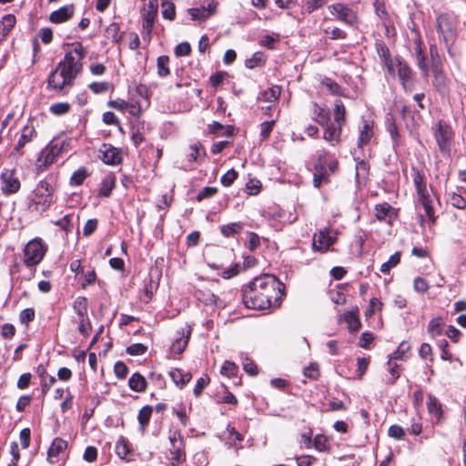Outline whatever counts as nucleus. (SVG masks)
Masks as SVG:
<instances>
[{
  "label": "nucleus",
  "instance_id": "42",
  "mask_svg": "<svg viewBox=\"0 0 466 466\" xmlns=\"http://www.w3.org/2000/svg\"><path fill=\"white\" fill-rule=\"evenodd\" d=\"M78 323L77 330L85 338H87L91 331V323L88 315L86 317L77 318L76 320Z\"/></svg>",
  "mask_w": 466,
  "mask_h": 466
},
{
  "label": "nucleus",
  "instance_id": "24",
  "mask_svg": "<svg viewBox=\"0 0 466 466\" xmlns=\"http://www.w3.org/2000/svg\"><path fill=\"white\" fill-rule=\"evenodd\" d=\"M427 409L430 415L434 417L437 420V421H441L443 413L442 406L436 397L429 395L427 401Z\"/></svg>",
  "mask_w": 466,
  "mask_h": 466
},
{
  "label": "nucleus",
  "instance_id": "11",
  "mask_svg": "<svg viewBox=\"0 0 466 466\" xmlns=\"http://www.w3.org/2000/svg\"><path fill=\"white\" fill-rule=\"evenodd\" d=\"M388 72L392 76L397 72L403 87L411 90L413 86L412 71L404 60L399 57L394 58L393 69Z\"/></svg>",
  "mask_w": 466,
  "mask_h": 466
},
{
  "label": "nucleus",
  "instance_id": "36",
  "mask_svg": "<svg viewBox=\"0 0 466 466\" xmlns=\"http://www.w3.org/2000/svg\"><path fill=\"white\" fill-rule=\"evenodd\" d=\"M432 72L434 75L433 85L439 90L443 89L445 87V76H444V74H443L441 66H439V65L437 63H434L432 65Z\"/></svg>",
  "mask_w": 466,
  "mask_h": 466
},
{
  "label": "nucleus",
  "instance_id": "63",
  "mask_svg": "<svg viewBox=\"0 0 466 466\" xmlns=\"http://www.w3.org/2000/svg\"><path fill=\"white\" fill-rule=\"evenodd\" d=\"M388 433L390 437L396 440H400L404 436V430L399 425H391L389 428Z\"/></svg>",
  "mask_w": 466,
  "mask_h": 466
},
{
  "label": "nucleus",
  "instance_id": "26",
  "mask_svg": "<svg viewBox=\"0 0 466 466\" xmlns=\"http://www.w3.org/2000/svg\"><path fill=\"white\" fill-rule=\"evenodd\" d=\"M130 389L137 392H144L147 383L146 379L139 373H134L128 380Z\"/></svg>",
  "mask_w": 466,
  "mask_h": 466
},
{
  "label": "nucleus",
  "instance_id": "43",
  "mask_svg": "<svg viewBox=\"0 0 466 466\" xmlns=\"http://www.w3.org/2000/svg\"><path fill=\"white\" fill-rule=\"evenodd\" d=\"M169 58L167 56H161L157 58V75L161 77L167 76L169 75Z\"/></svg>",
  "mask_w": 466,
  "mask_h": 466
},
{
  "label": "nucleus",
  "instance_id": "14",
  "mask_svg": "<svg viewBox=\"0 0 466 466\" xmlns=\"http://www.w3.org/2000/svg\"><path fill=\"white\" fill-rule=\"evenodd\" d=\"M36 130L32 124L25 126L21 131L20 137L15 145L10 156L15 158H19L24 156V147L30 143L36 137Z\"/></svg>",
  "mask_w": 466,
  "mask_h": 466
},
{
  "label": "nucleus",
  "instance_id": "13",
  "mask_svg": "<svg viewBox=\"0 0 466 466\" xmlns=\"http://www.w3.org/2000/svg\"><path fill=\"white\" fill-rule=\"evenodd\" d=\"M336 241V232L323 228L314 235L312 248L316 251L326 252Z\"/></svg>",
  "mask_w": 466,
  "mask_h": 466
},
{
  "label": "nucleus",
  "instance_id": "2",
  "mask_svg": "<svg viewBox=\"0 0 466 466\" xmlns=\"http://www.w3.org/2000/svg\"><path fill=\"white\" fill-rule=\"evenodd\" d=\"M85 55L86 51L81 43L70 44V50L49 75L48 87L62 90L65 87L71 86L82 70V59Z\"/></svg>",
  "mask_w": 466,
  "mask_h": 466
},
{
  "label": "nucleus",
  "instance_id": "30",
  "mask_svg": "<svg viewBox=\"0 0 466 466\" xmlns=\"http://www.w3.org/2000/svg\"><path fill=\"white\" fill-rule=\"evenodd\" d=\"M16 19L15 16L12 14L5 15L0 20V33L3 37H5L9 32L15 25Z\"/></svg>",
  "mask_w": 466,
  "mask_h": 466
},
{
  "label": "nucleus",
  "instance_id": "12",
  "mask_svg": "<svg viewBox=\"0 0 466 466\" xmlns=\"http://www.w3.org/2000/svg\"><path fill=\"white\" fill-rule=\"evenodd\" d=\"M1 190L5 196L17 193L21 187V182L15 176V169H4L0 176Z\"/></svg>",
  "mask_w": 466,
  "mask_h": 466
},
{
  "label": "nucleus",
  "instance_id": "16",
  "mask_svg": "<svg viewBox=\"0 0 466 466\" xmlns=\"http://www.w3.org/2000/svg\"><path fill=\"white\" fill-rule=\"evenodd\" d=\"M321 127L324 129L323 139L325 141L329 143L331 146H335L340 142L342 132L341 125L329 121L327 125H323Z\"/></svg>",
  "mask_w": 466,
  "mask_h": 466
},
{
  "label": "nucleus",
  "instance_id": "34",
  "mask_svg": "<svg viewBox=\"0 0 466 466\" xmlns=\"http://www.w3.org/2000/svg\"><path fill=\"white\" fill-rule=\"evenodd\" d=\"M242 229L243 224L240 222L229 223L220 227V232L226 238H230L238 234Z\"/></svg>",
  "mask_w": 466,
  "mask_h": 466
},
{
  "label": "nucleus",
  "instance_id": "32",
  "mask_svg": "<svg viewBox=\"0 0 466 466\" xmlns=\"http://www.w3.org/2000/svg\"><path fill=\"white\" fill-rule=\"evenodd\" d=\"M280 93V87L274 86L261 92L258 96V99L268 103L276 102L279 99Z\"/></svg>",
  "mask_w": 466,
  "mask_h": 466
},
{
  "label": "nucleus",
  "instance_id": "60",
  "mask_svg": "<svg viewBox=\"0 0 466 466\" xmlns=\"http://www.w3.org/2000/svg\"><path fill=\"white\" fill-rule=\"evenodd\" d=\"M191 52V46L187 42L178 44L175 48V54L177 56H188Z\"/></svg>",
  "mask_w": 466,
  "mask_h": 466
},
{
  "label": "nucleus",
  "instance_id": "22",
  "mask_svg": "<svg viewBox=\"0 0 466 466\" xmlns=\"http://www.w3.org/2000/svg\"><path fill=\"white\" fill-rule=\"evenodd\" d=\"M394 208L388 203L378 204L375 207V217L380 221H389L395 218Z\"/></svg>",
  "mask_w": 466,
  "mask_h": 466
},
{
  "label": "nucleus",
  "instance_id": "23",
  "mask_svg": "<svg viewBox=\"0 0 466 466\" xmlns=\"http://www.w3.org/2000/svg\"><path fill=\"white\" fill-rule=\"evenodd\" d=\"M313 120L319 125H327L330 121V113L327 107L319 106L317 103L312 105Z\"/></svg>",
  "mask_w": 466,
  "mask_h": 466
},
{
  "label": "nucleus",
  "instance_id": "44",
  "mask_svg": "<svg viewBox=\"0 0 466 466\" xmlns=\"http://www.w3.org/2000/svg\"><path fill=\"white\" fill-rule=\"evenodd\" d=\"M400 261V253L396 252L390 257L388 261L384 262L380 267L382 273H389L391 268H395Z\"/></svg>",
  "mask_w": 466,
  "mask_h": 466
},
{
  "label": "nucleus",
  "instance_id": "18",
  "mask_svg": "<svg viewBox=\"0 0 466 466\" xmlns=\"http://www.w3.org/2000/svg\"><path fill=\"white\" fill-rule=\"evenodd\" d=\"M157 15V5L156 1L150 0L143 14V29L147 31L148 35L151 34Z\"/></svg>",
  "mask_w": 466,
  "mask_h": 466
},
{
  "label": "nucleus",
  "instance_id": "62",
  "mask_svg": "<svg viewBox=\"0 0 466 466\" xmlns=\"http://www.w3.org/2000/svg\"><path fill=\"white\" fill-rule=\"evenodd\" d=\"M114 370H115L116 376L120 379L126 378L128 373V369H127V365L125 363H123L122 361H117L115 364Z\"/></svg>",
  "mask_w": 466,
  "mask_h": 466
},
{
  "label": "nucleus",
  "instance_id": "10",
  "mask_svg": "<svg viewBox=\"0 0 466 466\" xmlns=\"http://www.w3.org/2000/svg\"><path fill=\"white\" fill-rule=\"evenodd\" d=\"M329 10L337 20L348 25H354L358 22L357 13L345 4H333L329 6Z\"/></svg>",
  "mask_w": 466,
  "mask_h": 466
},
{
  "label": "nucleus",
  "instance_id": "46",
  "mask_svg": "<svg viewBox=\"0 0 466 466\" xmlns=\"http://www.w3.org/2000/svg\"><path fill=\"white\" fill-rule=\"evenodd\" d=\"M329 0H304L303 8L309 14L321 8Z\"/></svg>",
  "mask_w": 466,
  "mask_h": 466
},
{
  "label": "nucleus",
  "instance_id": "54",
  "mask_svg": "<svg viewBox=\"0 0 466 466\" xmlns=\"http://www.w3.org/2000/svg\"><path fill=\"white\" fill-rule=\"evenodd\" d=\"M147 348L142 343H135L127 347V353L132 356L142 355L147 351Z\"/></svg>",
  "mask_w": 466,
  "mask_h": 466
},
{
  "label": "nucleus",
  "instance_id": "28",
  "mask_svg": "<svg viewBox=\"0 0 466 466\" xmlns=\"http://www.w3.org/2000/svg\"><path fill=\"white\" fill-rule=\"evenodd\" d=\"M373 137L372 125L370 122L365 120L363 121L362 128L360 129L358 146L362 147L364 145L370 143L371 137Z\"/></svg>",
  "mask_w": 466,
  "mask_h": 466
},
{
  "label": "nucleus",
  "instance_id": "53",
  "mask_svg": "<svg viewBox=\"0 0 466 466\" xmlns=\"http://www.w3.org/2000/svg\"><path fill=\"white\" fill-rule=\"evenodd\" d=\"M210 131L216 135H226L228 137L232 136V131L228 127L227 129L218 122H213L209 126Z\"/></svg>",
  "mask_w": 466,
  "mask_h": 466
},
{
  "label": "nucleus",
  "instance_id": "17",
  "mask_svg": "<svg viewBox=\"0 0 466 466\" xmlns=\"http://www.w3.org/2000/svg\"><path fill=\"white\" fill-rule=\"evenodd\" d=\"M178 337L175 339L170 346V350L174 354H180L187 346L188 339L191 334V329L189 326H186L178 331Z\"/></svg>",
  "mask_w": 466,
  "mask_h": 466
},
{
  "label": "nucleus",
  "instance_id": "48",
  "mask_svg": "<svg viewBox=\"0 0 466 466\" xmlns=\"http://www.w3.org/2000/svg\"><path fill=\"white\" fill-rule=\"evenodd\" d=\"M187 12L192 20H206L210 17V13L207 12L204 6L201 8H190Z\"/></svg>",
  "mask_w": 466,
  "mask_h": 466
},
{
  "label": "nucleus",
  "instance_id": "41",
  "mask_svg": "<svg viewBox=\"0 0 466 466\" xmlns=\"http://www.w3.org/2000/svg\"><path fill=\"white\" fill-rule=\"evenodd\" d=\"M88 172L86 167H80L76 170L71 177H70V185L72 186H80L83 184L84 180L87 177Z\"/></svg>",
  "mask_w": 466,
  "mask_h": 466
},
{
  "label": "nucleus",
  "instance_id": "9",
  "mask_svg": "<svg viewBox=\"0 0 466 466\" xmlns=\"http://www.w3.org/2000/svg\"><path fill=\"white\" fill-rule=\"evenodd\" d=\"M64 141L54 139L52 140L40 153L38 157L39 167L45 168L52 165L56 157L61 154L64 148Z\"/></svg>",
  "mask_w": 466,
  "mask_h": 466
},
{
  "label": "nucleus",
  "instance_id": "64",
  "mask_svg": "<svg viewBox=\"0 0 466 466\" xmlns=\"http://www.w3.org/2000/svg\"><path fill=\"white\" fill-rule=\"evenodd\" d=\"M108 83L106 82H93L89 85V88L95 93V94H100L105 93L108 89Z\"/></svg>",
  "mask_w": 466,
  "mask_h": 466
},
{
  "label": "nucleus",
  "instance_id": "55",
  "mask_svg": "<svg viewBox=\"0 0 466 466\" xmlns=\"http://www.w3.org/2000/svg\"><path fill=\"white\" fill-rule=\"evenodd\" d=\"M237 177L238 173L234 169H230L221 177L220 181L223 186L229 187L237 179Z\"/></svg>",
  "mask_w": 466,
  "mask_h": 466
},
{
  "label": "nucleus",
  "instance_id": "21",
  "mask_svg": "<svg viewBox=\"0 0 466 466\" xmlns=\"http://www.w3.org/2000/svg\"><path fill=\"white\" fill-rule=\"evenodd\" d=\"M67 447V442L61 439V438H56L50 448L48 449L47 456L48 461L51 463H55L57 461L58 456L60 453L64 452Z\"/></svg>",
  "mask_w": 466,
  "mask_h": 466
},
{
  "label": "nucleus",
  "instance_id": "3",
  "mask_svg": "<svg viewBox=\"0 0 466 466\" xmlns=\"http://www.w3.org/2000/svg\"><path fill=\"white\" fill-rule=\"evenodd\" d=\"M51 178L40 180L32 192L30 205L35 208V211L45 212L55 202L56 185Z\"/></svg>",
  "mask_w": 466,
  "mask_h": 466
},
{
  "label": "nucleus",
  "instance_id": "1",
  "mask_svg": "<svg viewBox=\"0 0 466 466\" xmlns=\"http://www.w3.org/2000/svg\"><path fill=\"white\" fill-rule=\"evenodd\" d=\"M284 285L273 275L264 274L255 278L243 293L245 306L252 309H267L279 307Z\"/></svg>",
  "mask_w": 466,
  "mask_h": 466
},
{
  "label": "nucleus",
  "instance_id": "29",
  "mask_svg": "<svg viewBox=\"0 0 466 466\" xmlns=\"http://www.w3.org/2000/svg\"><path fill=\"white\" fill-rule=\"evenodd\" d=\"M169 376L177 386L183 387L190 381L192 376L188 372H183L179 369H174L169 372Z\"/></svg>",
  "mask_w": 466,
  "mask_h": 466
},
{
  "label": "nucleus",
  "instance_id": "19",
  "mask_svg": "<svg viewBox=\"0 0 466 466\" xmlns=\"http://www.w3.org/2000/svg\"><path fill=\"white\" fill-rule=\"evenodd\" d=\"M74 5H68L52 12L49 20L54 24H60L69 20L74 15Z\"/></svg>",
  "mask_w": 466,
  "mask_h": 466
},
{
  "label": "nucleus",
  "instance_id": "58",
  "mask_svg": "<svg viewBox=\"0 0 466 466\" xmlns=\"http://www.w3.org/2000/svg\"><path fill=\"white\" fill-rule=\"evenodd\" d=\"M162 15L165 19L173 20L176 15L175 5L173 3H163Z\"/></svg>",
  "mask_w": 466,
  "mask_h": 466
},
{
  "label": "nucleus",
  "instance_id": "6",
  "mask_svg": "<svg viewBox=\"0 0 466 466\" xmlns=\"http://www.w3.org/2000/svg\"><path fill=\"white\" fill-rule=\"evenodd\" d=\"M168 441L170 442V464L172 466H178L186 461L184 438L178 430L170 429L168 431Z\"/></svg>",
  "mask_w": 466,
  "mask_h": 466
},
{
  "label": "nucleus",
  "instance_id": "57",
  "mask_svg": "<svg viewBox=\"0 0 466 466\" xmlns=\"http://www.w3.org/2000/svg\"><path fill=\"white\" fill-rule=\"evenodd\" d=\"M61 229H63L66 233L71 232L73 226L71 223V217L69 215H66L62 218L58 219L55 223Z\"/></svg>",
  "mask_w": 466,
  "mask_h": 466
},
{
  "label": "nucleus",
  "instance_id": "38",
  "mask_svg": "<svg viewBox=\"0 0 466 466\" xmlns=\"http://www.w3.org/2000/svg\"><path fill=\"white\" fill-rule=\"evenodd\" d=\"M378 53L384 66L388 71H391L393 69L394 58L390 57L389 49L385 46H380Z\"/></svg>",
  "mask_w": 466,
  "mask_h": 466
},
{
  "label": "nucleus",
  "instance_id": "50",
  "mask_svg": "<svg viewBox=\"0 0 466 466\" xmlns=\"http://www.w3.org/2000/svg\"><path fill=\"white\" fill-rule=\"evenodd\" d=\"M321 85L332 95H341V87L330 78H325L321 81Z\"/></svg>",
  "mask_w": 466,
  "mask_h": 466
},
{
  "label": "nucleus",
  "instance_id": "20",
  "mask_svg": "<svg viewBox=\"0 0 466 466\" xmlns=\"http://www.w3.org/2000/svg\"><path fill=\"white\" fill-rule=\"evenodd\" d=\"M416 191L419 196V201L423 206L426 216L431 220L434 221V212L433 208L431 205V201L429 199V195L427 194L426 183L420 186L416 187Z\"/></svg>",
  "mask_w": 466,
  "mask_h": 466
},
{
  "label": "nucleus",
  "instance_id": "15",
  "mask_svg": "<svg viewBox=\"0 0 466 466\" xmlns=\"http://www.w3.org/2000/svg\"><path fill=\"white\" fill-rule=\"evenodd\" d=\"M100 159L106 165H118L122 162L121 150L109 144H103L99 149Z\"/></svg>",
  "mask_w": 466,
  "mask_h": 466
},
{
  "label": "nucleus",
  "instance_id": "51",
  "mask_svg": "<svg viewBox=\"0 0 466 466\" xmlns=\"http://www.w3.org/2000/svg\"><path fill=\"white\" fill-rule=\"evenodd\" d=\"M198 298L206 305H215L217 304V301L218 299V298L215 294L210 292H204L201 290L198 292Z\"/></svg>",
  "mask_w": 466,
  "mask_h": 466
},
{
  "label": "nucleus",
  "instance_id": "49",
  "mask_svg": "<svg viewBox=\"0 0 466 466\" xmlns=\"http://www.w3.org/2000/svg\"><path fill=\"white\" fill-rule=\"evenodd\" d=\"M241 359H242V366H243L244 370L251 376L257 375L258 367H257L256 363L251 359H249L248 356H243Z\"/></svg>",
  "mask_w": 466,
  "mask_h": 466
},
{
  "label": "nucleus",
  "instance_id": "27",
  "mask_svg": "<svg viewBox=\"0 0 466 466\" xmlns=\"http://www.w3.org/2000/svg\"><path fill=\"white\" fill-rule=\"evenodd\" d=\"M116 186V177L113 174H107L102 180L100 188H99V196L102 197H109L113 188Z\"/></svg>",
  "mask_w": 466,
  "mask_h": 466
},
{
  "label": "nucleus",
  "instance_id": "52",
  "mask_svg": "<svg viewBox=\"0 0 466 466\" xmlns=\"http://www.w3.org/2000/svg\"><path fill=\"white\" fill-rule=\"evenodd\" d=\"M70 105L68 103H56L50 106V112L54 115L60 116L68 112Z\"/></svg>",
  "mask_w": 466,
  "mask_h": 466
},
{
  "label": "nucleus",
  "instance_id": "40",
  "mask_svg": "<svg viewBox=\"0 0 466 466\" xmlns=\"http://www.w3.org/2000/svg\"><path fill=\"white\" fill-rule=\"evenodd\" d=\"M442 319L441 318L432 319L428 325V333L431 338H436L441 334Z\"/></svg>",
  "mask_w": 466,
  "mask_h": 466
},
{
  "label": "nucleus",
  "instance_id": "39",
  "mask_svg": "<svg viewBox=\"0 0 466 466\" xmlns=\"http://www.w3.org/2000/svg\"><path fill=\"white\" fill-rule=\"evenodd\" d=\"M346 109L341 100H336L334 104V120L342 126L345 122Z\"/></svg>",
  "mask_w": 466,
  "mask_h": 466
},
{
  "label": "nucleus",
  "instance_id": "7",
  "mask_svg": "<svg viewBox=\"0 0 466 466\" xmlns=\"http://www.w3.org/2000/svg\"><path fill=\"white\" fill-rule=\"evenodd\" d=\"M434 137L441 152L444 155H450L453 137L451 127L446 122L439 121Z\"/></svg>",
  "mask_w": 466,
  "mask_h": 466
},
{
  "label": "nucleus",
  "instance_id": "5",
  "mask_svg": "<svg viewBox=\"0 0 466 466\" xmlns=\"http://www.w3.org/2000/svg\"><path fill=\"white\" fill-rule=\"evenodd\" d=\"M47 251V246L42 238L31 239L23 249V262L27 268H35L41 263Z\"/></svg>",
  "mask_w": 466,
  "mask_h": 466
},
{
  "label": "nucleus",
  "instance_id": "37",
  "mask_svg": "<svg viewBox=\"0 0 466 466\" xmlns=\"http://www.w3.org/2000/svg\"><path fill=\"white\" fill-rule=\"evenodd\" d=\"M415 53H416L417 66L423 73V76L425 77H427L429 76V68H428L427 64L425 63L426 57H425L424 53L421 50L420 41H419V43H418V46L416 48Z\"/></svg>",
  "mask_w": 466,
  "mask_h": 466
},
{
  "label": "nucleus",
  "instance_id": "61",
  "mask_svg": "<svg viewBox=\"0 0 466 466\" xmlns=\"http://www.w3.org/2000/svg\"><path fill=\"white\" fill-rule=\"evenodd\" d=\"M34 319H35V310L31 308L22 310L19 315V319L24 324H27L28 322H31Z\"/></svg>",
  "mask_w": 466,
  "mask_h": 466
},
{
  "label": "nucleus",
  "instance_id": "47",
  "mask_svg": "<svg viewBox=\"0 0 466 466\" xmlns=\"http://www.w3.org/2000/svg\"><path fill=\"white\" fill-rule=\"evenodd\" d=\"M238 368L234 362L226 360V361H224V363L221 367L220 372L222 375L230 378V377L236 376L238 373Z\"/></svg>",
  "mask_w": 466,
  "mask_h": 466
},
{
  "label": "nucleus",
  "instance_id": "33",
  "mask_svg": "<svg viewBox=\"0 0 466 466\" xmlns=\"http://www.w3.org/2000/svg\"><path fill=\"white\" fill-rule=\"evenodd\" d=\"M343 319L347 322L349 329L351 331H357L360 329L361 324L358 317V310L348 311L343 315Z\"/></svg>",
  "mask_w": 466,
  "mask_h": 466
},
{
  "label": "nucleus",
  "instance_id": "31",
  "mask_svg": "<svg viewBox=\"0 0 466 466\" xmlns=\"http://www.w3.org/2000/svg\"><path fill=\"white\" fill-rule=\"evenodd\" d=\"M153 409L149 405H146L142 407V409L138 411L137 420L139 423V429L141 432H144L147 424L149 423Z\"/></svg>",
  "mask_w": 466,
  "mask_h": 466
},
{
  "label": "nucleus",
  "instance_id": "59",
  "mask_svg": "<svg viewBox=\"0 0 466 466\" xmlns=\"http://www.w3.org/2000/svg\"><path fill=\"white\" fill-rule=\"evenodd\" d=\"M97 223H98L97 219H96V218L88 219L86 222L84 228H83L84 236L89 237L90 235H92L97 228Z\"/></svg>",
  "mask_w": 466,
  "mask_h": 466
},
{
  "label": "nucleus",
  "instance_id": "45",
  "mask_svg": "<svg viewBox=\"0 0 466 466\" xmlns=\"http://www.w3.org/2000/svg\"><path fill=\"white\" fill-rule=\"evenodd\" d=\"M153 293H154V286L152 283V279H149L148 281L145 283L144 289L141 291V293L139 295V299L141 301H143L145 303H148L153 297Z\"/></svg>",
  "mask_w": 466,
  "mask_h": 466
},
{
  "label": "nucleus",
  "instance_id": "56",
  "mask_svg": "<svg viewBox=\"0 0 466 466\" xmlns=\"http://www.w3.org/2000/svg\"><path fill=\"white\" fill-rule=\"evenodd\" d=\"M264 63V56L262 53L258 52L253 55L250 59L246 61V66L249 68H254L256 66H261Z\"/></svg>",
  "mask_w": 466,
  "mask_h": 466
},
{
  "label": "nucleus",
  "instance_id": "8",
  "mask_svg": "<svg viewBox=\"0 0 466 466\" xmlns=\"http://www.w3.org/2000/svg\"><path fill=\"white\" fill-rule=\"evenodd\" d=\"M437 31L446 47L450 51L451 45L454 43L456 38V32L453 24L447 15H440L436 20Z\"/></svg>",
  "mask_w": 466,
  "mask_h": 466
},
{
  "label": "nucleus",
  "instance_id": "4",
  "mask_svg": "<svg viewBox=\"0 0 466 466\" xmlns=\"http://www.w3.org/2000/svg\"><path fill=\"white\" fill-rule=\"evenodd\" d=\"M337 168L338 161L336 159H329V153L326 150L321 151L314 164V187L319 188L321 185L329 183V176L334 174Z\"/></svg>",
  "mask_w": 466,
  "mask_h": 466
},
{
  "label": "nucleus",
  "instance_id": "35",
  "mask_svg": "<svg viewBox=\"0 0 466 466\" xmlns=\"http://www.w3.org/2000/svg\"><path fill=\"white\" fill-rule=\"evenodd\" d=\"M77 318L87 316V299L85 297H77L73 304Z\"/></svg>",
  "mask_w": 466,
  "mask_h": 466
},
{
  "label": "nucleus",
  "instance_id": "25",
  "mask_svg": "<svg viewBox=\"0 0 466 466\" xmlns=\"http://www.w3.org/2000/svg\"><path fill=\"white\" fill-rule=\"evenodd\" d=\"M116 453L121 460L129 461L128 455L131 453V445L129 441L124 438L120 437L116 443Z\"/></svg>",
  "mask_w": 466,
  "mask_h": 466
}]
</instances>
